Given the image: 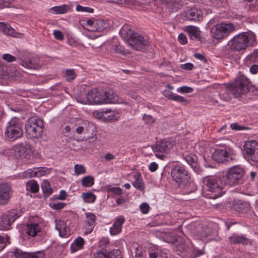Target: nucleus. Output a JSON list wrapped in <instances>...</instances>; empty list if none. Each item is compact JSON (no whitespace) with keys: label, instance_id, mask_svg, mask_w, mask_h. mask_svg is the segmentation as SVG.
<instances>
[{"label":"nucleus","instance_id":"2","mask_svg":"<svg viewBox=\"0 0 258 258\" xmlns=\"http://www.w3.org/2000/svg\"><path fill=\"white\" fill-rule=\"evenodd\" d=\"M254 87L250 84V82L246 77L240 75L230 84L225 90V93L223 94L225 101L229 100L232 97L237 98L241 94L247 93L254 91Z\"/></svg>","mask_w":258,"mask_h":258},{"label":"nucleus","instance_id":"14","mask_svg":"<svg viewBox=\"0 0 258 258\" xmlns=\"http://www.w3.org/2000/svg\"><path fill=\"white\" fill-rule=\"evenodd\" d=\"M244 149L248 160L253 162L258 161V142L255 140L245 143Z\"/></svg>","mask_w":258,"mask_h":258},{"label":"nucleus","instance_id":"27","mask_svg":"<svg viewBox=\"0 0 258 258\" xmlns=\"http://www.w3.org/2000/svg\"><path fill=\"white\" fill-rule=\"evenodd\" d=\"M163 95L168 99L177 102H187V100L184 97L174 93L169 90H165L163 91Z\"/></svg>","mask_w":258,"mask_h":258},{"label":"nucleus","instance_id":"3","mask_svg":"<svg viewBox=\"0 0 258 258\" xmlns=\"http://www.w3.org/2000/svg\"><path fill=\"white\" fill-rule=\"evenodd\" d=\"M244 178H208L207 190L211 192V199H216L223 194V185L235 187L244 182Z\"/></svg>","mask_w":258,"mask_h":258},{"label":"nucleus","instance_id":"56","mask_svg":"<svg viewBox=\"0 0 258 258\" xmlns=\"http://www.w3.org/2000/svg\"><path fill=\"white\" fill-rule=\"evenodd\" d=\"M94 22H95V20L94 19H86V28L90 31H92V28L94 26Z\"/></svg>","mask_w":258,"mask_h":258},{"label":"nucleus","instance_id":"31","mask_svg":"<svg viewBox=\"0 0 258 258\" xmlns=\"http://www.w3.org/2000/svg\"><path fill=\"white\" fill-rule=\"evenodd\" d=\"M185 31L192 40H198L200 37V31L199 28L194 26H188L185 28Z\"/></svg>","mask_w":258,"mask_h":258},{"label":"nucleus","instance_id":"42","mask_svg":"<svg viewBox=\"0 0 258 258\" xmlns=\"http://www.w3.org/2000/svg\"><path fill=\"white\" fill-rule=\"evenodd\" d=\"M246 8H248V10L250 11H257L258 10V0H246Z\"/></svg>","mask_w":258,"mask_h":258},{"label":"nucleus","instance_id":"49","mask_svg":"<svg viewBox=\"0 0 258 258\" xmlns=\"http://www.w3.org/2000/svg\"><path fill=\"white\" fill-rule=\"evenodd\" d=\"M76 10L78 12H82L84 13H93L94 12L93 9L87 7H83L79 5L77 6Z\"/></svg>","mask_w":258,"mask_h":258},{"label":"nucleus","instance_id":"40","mask_svg":"<svg viewBox=\"0 0 258 258\" xmlns=\"http://www.w3.org/2000/svg\"><path fill=\"white\" fill-rule=\"evenodd\" d=\"M26 188L27 190L29 189L32 193H36L39 190V185L34 180L28 181L26 183Z\"/></svg>","mask_w":258,"mask_h":258},{"label":"nucleus","instance_id":"32","mask_svg":"<svg viewBox=\"0 0 258 258\" xmlns=\"http://www.w3.org/2000/svg\"><path fill=\"white\" fill-rule=\"evenodd\" d=\"M85 241L81 237H78L72 243L70 246L71 252H75L84 248Z\"/></svg>","mask_w":258,"mask_h":258},{"label":"nucleus","instance_id":"34","mask_svg":"<svg viewBox=\"0 0 258 258\" xmlns=\"http://www.w3.org/2000/svg\"><path fill=\"white\" fill-rule=\"evenodd\" d=\"M244 61L247 65L258 63V49H255L252 52L247 55L244 58Z\"/></svg>","mask_w":258,"mask_h":258},{"label":"nucleus","instance_id":"62","mask_svg":"<svg viewBox=\"0 0 258 258\" xmlns=\"http://www.w3.org/2000/svg\"><path fill=\"white\" fill-rule=\"evenodd\" d=\"M178 41L179 42V43L180 44H186L187 43L186 37L183 33H180L178 35Z\"/></svg>","mask_w":258,"mask_h":258},{"label":"nucleus","instance_id":"30","mask_svg":"<svg viewBox=\"0 0 258 258\" xmlns=\"http://www.w3.org/2000/svg\"><path fill=\"white\" fill-rule=\"evenodd\" d=\"M96 216L91 213L86 214V227L88 233H91L95 226Z\"/></svg>","mask_w":258,"mask_h":258},{"label":"nucleus","instance_id":"11","mask_svg":"<svg viewBox=\"0 0 258 258\" xmlns=\"http://www.w3.org/2000/svg\"><path fill=\"white\" fill-rule=\"evenodd\" d=\"M235 27L232 23H220L214 25L211 32L215 39H221L227 37L234 31Z\"/></svg>","mask_w":258,"mask_h":258},{"label":"nucleus","instance_id":"60","mask_svg":"<svg viewBox=\"0 0 258 258\" xmlns=\"http://www.w3.org/2000/svg\"><path fill=\"white\" fill-rule=\"evenodd\" d=\"M194 66L192 63L187 62L181 65L180 68L185 70L190 71L194 69Z\"/></svg>","mask_w":258,"mask_h":258},{"label":"nucleus","instance_id":"22","mask_svg":"<svg viewBox=\"0 0 258 258\" xmlns=\"http://www.w3.org/2000/svg\"><path fill=\"white\" fill-rule=\"evenodd\" d=\"M245 173V171L242 167L236 165L229 168L227 174L222 177H242Z\"/></svg>","mask_w":258,"mask_h":258},{"label":"nucleus","instance_id":"9","mask_svg":"<svg viewBox=\"0 0 258 258\" xmlns=\"http://www.w3.org/2000/svg\"><path fill=\"white\" fill-rule=\"evenodd\" d=\"M14 156L18 160L23 162L27 161L32 159L34 147L27 142H21L13 147Z\"/></svg>","mask_w":258,"mask_h":258},{"label":"nucleus","instance_id":"25","mask_svg":"<svg viewBox=\"0 0 258 258\" xmlns=\"http://www.w3.org/2000/svg\"><path fill=\"white\" fill-rule=\"evenodd\" d=\"M41 230V226L38 223L30 222L26 225V233L30 236H36Z\"/></svg>","mask_w":258,"mask_h":258},{"label":"nucleus","instance_id":"23","mask_svg":"<svg viewBox=\"0 0 258 258\" xmlns=\"http://www.w3.org/2000/svg\"><path fill=\"white\" fill-rule=\"evenodd\" d=\"M203 254V252L200 249H197L192 245L186 246L183 252L180 254L183 258H196Z\"/></svg>","mask_w":258,"mask_h":258},{"label":"nucleus","instance_id":"50","mask_svg":"<svg viewBox=\"0 0 258 258\" xmlns=\"http://www.w3.org/2000/svg\"><path fill=\"white\" fill-rule=\"evenodd\" d=\"M75 172L77 175L84 174L86 172L85 168L84 166L80 164H76L74 166Z\"/></svg>","mask_w":258,"mask_h":258},{"label":"nucleus","instance_id":"46","mask_svg":"<svg viewBox=\"0 0 258 258\" xmlns=\"http://www.w3.org/2000/svg\"><path fill=\"white\" fill-rule=\"evenodd\" d=\"M113 49L116 53H120L123 55H125L128 53L127 50H126L123 46L120 45V44L113 45Z\"/></svg>","mask_w":258,"mask_h":258},{"label":"nucleus","instance_id":"29","mask_svg":"<svg viewBox=\"0 0 258 258\" xmlns=\"http://www.w3.org/2000/svg\"><path fill=\"white\" fill-rule=\"evenodd\" d=\"M92 28V32H101L109 28V24L103 20H95L94 26Z\"/></svg>","mask_w":258,"mask_h":258},{"label":"nucleus","instance_id":"38","mask_svg":"<svg viewBox=\"0 0 258 258\" xmlns=\"http://www.w3.org/2000/svg\"><path fill=\"white\" fill-rule=\"evenodd\" d=\"M100 113L101 115L100 116L103 117L108 121L113 120L116 119L114 113L111 111L109 109H106L105 110L103 109L100 112Z\"/></svg>","mask_w":258,"mask_h":258},{"label":"nucleus","instance_id":"45","mask_svg":"<svg viewBox=\"0 0 258 258\" xmlns=\"http://www.w3.org/2000/svg\"><path fill=\"white\" fill-rule=\"evenodd\" d=\"M106 188L108 192H112L115 195H120L122 194V190L119 187L107 185Z\"/></svg>","mask_w":258,"mask_h":258},{"label":"nucleus","instance_id":"63","mask_svg":"<svg viewBox=\"0 0 258 258\" xmlns=\"http://www.w3.org/2000/svg\"><path fill=\"white\" fill-rule=\"evenodd\" d=\"M232 130L236 131H241L244 128V127L239 125L237 123H233L230 124Z\"/></svg>","mask_w":258,"mask_h":258},{"label":"nucleus","instance_id":"26","mask_svg":"<svg viewBox=\"0 0 258 258\" xmlns=\"http://www.w3.org/2000/svg\"><path fill=\"white\" fill-rule=\"evenodd\" d=\"M0 31L5 34L14 37H18L20 33L17 32L9 24L0 22Z\"/></svg>","mask_w":258,"mask_h":258},{"label":"nucleus","instance_id":"16","mask_svg":"<svg viewBox=\"0 0 258 258\" xmlns=\"http://www.w3.org/2000/svg\"><path fill=\"white\" fill-rule=\"evenodd\" d=\"M12 195V190L10 185L4 183L0 184V205L7 204Z\"/></svg>","mask_w":258,"mask_h":258},{"label":"nucleus","instance_id":"37","mask_svg":"<svg viewBox=\"0 0 258 258\" xmlns=\"http://www.w3.org/2000/svg\"><path fill=\"white\" fill-rule=\"evenodd\" d=\"M81 197L85 203L92 204L95 202L96 199V196L92 192H83Z\"/></svg>","mask_w":258,"mask_h":258},{"label":"nucleus","instance_id":"57","mask_svg":"<svg viewBox=\"0 0 258 258\" xmlns=\"http://www.w3.org/2000/svg\"><path fill=\"white\" fill-rule=\"evenodd\" d=\"M140 207L143 214H147L149 211L150 206L147 203L142 204Z\"/></svg>","mask_w":258,"mask_h":258},{"label":"nucleus","instance_id":"48","mask_svg":"<svg viewBox=\"0 0 258 258\" xmlns=\"http://www.w3.org/2000/svg\"><path fill=\"white\" fill-rule=\"evenodd\" d=\"M150 258H168L167 255L164 252H160L155 251L154 252H150L149 253Z\"/></svg>","mask_w":258,"mask_h":258},{"label":"nucleus","instance_id":"64","mask_svg":"<svg viewBox=\"0 0 258 258\" xmlns=\"http://www.w3.org/2000/svg\"><path fill=\"white\" fill-rule=\"evenodd\" d=\"M177 249L180 252V254H182L185 248L186 247V245L184 244V242H180L177 245Z\"/></svg>","mask_w":258,"mask_h":258},{"label":"nucleus","instance_id":"61","mask_svg":"<svg viewBox=\"0 0 258 258\" xmlns=\"http://www.w3.org/2000/svg\"><path fill=\"white\" fill-rule=\"evenodd\" d=\"M143 119L148 123L155 122V119L150 115L144 114Z\"/></svg>","mask_w":258,"mask_h":258},{"label":"nucleus","instance_id":"15","mask_svg":"<svg viewBox=\"0 0 258 258\" xmlns=\"http://www.w3.org/2000/svg\"><path fill=\"white\" fill-rule=\"evenodd\" d=\"M51 171V169L44 167L33 168L20 173L19 177H40L48 175Z\"/></svg>","mask_w":258,"mask_h":258},{"label":"nucleus","instance_id":"39","mask_svg":"<svg viewBox=\"0 0 258 258\" xmlns=\"http://www.w3.org/2000/svg\"><path fill=\"white\" fill-rule=\"evenodd\" d=\"M41 188L44 195L48 197L52 192L50 183L47 180H44L41 184Z\"/></svg>","mask_w":258,"mask_h":258},{"label":"nucleus","instance_id":"54","mask_svg":"<svg viewBox=\"0 0 258 258\" xmlns=\"http://www.w3.org/2000/svg\"><path fill=\"white\" fill-rule=\"evenodd\" d=\"M14 0H0V9L11 7Z\"/></svg>","mask_w":258,"mask_h":258},{"label":"nucleus","instance_id":"12","mask_svg":"<svg viewBox=\"0 0 258 258\" xmlns=\"http://www.w3.org/2000/svg\"><path fill=\"white\" fill-rule=\"evenodd\" d=\"M169 182L175 188L186 190L187 193L195 190V184L190 178H170Z\"/></svg>","mask_w":258,"mask_h":258},{"label":"nucleus","instance_id":"5","mask_svg":"<svg viewBox=\"0 0 258 258\" xmlns=\"http://www.w3.org/2000/svg\"><path fill=\"white\" fill-rule=\"evenodd\" d=\"M120 34L123 39L136 50L143 51L145 47L148 45L149 41L147 38L143 37L138 33H135L131 29H122Z\"/></svg>","mask_w":258,"mask_h":258},{"label":"nucleus","instance_id":"55","mask_svg":"<svg viewBox=\"0 0 258 258\" xmlns=\"http://www.w3.org/2000/svg\"><path fill=\"white\" fill-rule=\"evenodd\" d=\"M53 35L54 38L58 40H63L64 39V36L62 33L59 30H54Z\"/></svg>","mask_w":258,"mask_h":258},{"label":"nucleus","instance_id":"13","mask_svg":"<svg viewBox=\"0 0 258 258\" xmlns=\"http://www.w3.org/2000/svg\"><path fill=\"white\" fill-rule=\"evenodd\" d=\"M172 147V142L168 140H163L157 143L154 148L156 157L163 159L165 157V154L169 152Z\"/></svg>","mask_w":258,"mask_h":258},{"label":"nucleus","instance_id":"7","mask_svg":"<svg viewBox=\"0 0 258 258\" xmlns=\"http://www.w3.org/2000/svg\"><path fill=\"white\" fill-rule=\"evenodd\" d=\"M235 151L229 146L222 145L215 148L212 154L214 160L218 163H225L236 160Z\"/></svg>","mask_w":258,"mask_h":258},{"label":"nucleus","instance_id":"20","mask_svg":"<svg viewBox=\"0 0 258 258\" xmlns=\"http://www.w3.org/2000/svg\"><path fill=\"white\" fill-rule=\"evenodd\" d=\"M14 254L16 258H45L44 252L41 251L27 252L16 249L14 251Z\"/></svg>","mask_w":258,"mask_h":258},{"label":"nucleus","instance_id":"41","mask_svg":"<svg viewBox=\"0 0 258 258\" xmlns=\"http://www.w3.org/2000/svg\"><path fill=\"white\" fill-rule=\"evenodd\" d=\"M183 157L184 159L191 166H193L194 164H195L196 163H197L198 158L195 154H189L184 156Z\"/></svg>","mask_w":258,"mask_h":258},{"label":"nucleus","instance_id":"36","mask_svg":"<svg viewBox=\"0 0 258 258\" xmlns=\"http://www.w3.org/2000/svg\"><path fill=\"white\" fill-rule=\"evenodd\" d=\"M55 227L59 231V234L61 237H66L68 235L69 228L67 226L64 221L60 220L56 223Z\"/></svg>","mask_w":258,"mask_h":258},{"label":"nucleus","instance_id":"43","mask_svg":"<svg viewBox=\"0 0 258 258\" xmlns=\"http://www.w3.org/2000/svg\"><path fill=\"white\" fill-rule=\"evenodd\" d=\"M76 74L73 69H67L64 74V77L68 82H71L76 78Z\"/></svg>","mask_w":258,"mask_h":258},{"label":"nucleus","instance_id":"44","mask_svg":"<svg viewBox=\"0 0 258 258\" xmlns=\"http://www.w3.org/2000/svg\"><path fill=\"white\" fill-rule=\"evenodd\" d=\"M8 243H10V237L7 235H0V251L3 250Z\"/></svg>","mask_w":258,"mask_h":258},{"label":"nucleus","instance_id":"53","mask_svg":"<svg viewBox=\"0 0 258 258\" xmlns=\"http://www.w3.org/2000/svg\"><path fill=\"white\" fill-rule=\"evenodd\" d=\"M109 244V239L107 237L102 238L99 242V246L102 248L101 249H105V248Z\"/></svg>","mask_w":258,"mask_h":258},{"label":"nucleus","instance_id":"8","mask_svg":"<svg viewBox=\"0 0 258 258\" xmlns=\"http://www.w3.org/2000/svg\"><path fill=\"white\" fill-rule=\"evenodd\" d=\"M22 127V122L18 118H13L8 122L5 130L6 140L12 142L21 138L23 135Z\"/></svg>","mask_w":258,"mask_h":258},{"label":"nucleus","instance_id":"28","mask_svg":"<svg viewBox=\"0 0 258 258\" xmlns=\"http://www.w3.org/2000/svg\"><path fill=\"white\" fill-rule=\"evenodd\" d=\"M229 241L231 244L241 243L243 245H247L250 242L248 239L235 234H232L229 237Z\"/></svg>","mask_w":258,"mask_h":258},{"label":"nucleus","instance_id":"52","mask_svg":"<svg viewBox=\"0 0 258 258\" xmlns=\"http://www.w3.org/2000/svg\"><path fill=\"white\" fill-rule=\"evenodd\" d=\"M193 89L188 86H182L177 88V91L181 93H191L193 91Z\"/></svg>","mask_w":258,"mask_h":258},{"label":"nucleus","instance_id":"24","mask_svg":"<svg viewBox=\"0 0 258 258\" xmlns=\"http://www.w3.org/2000/svg\"><path fill=\"white\" fill-rule=\"evenodd\" d=\"M172 177H183L188 176L190 177L189 172L185 169L184 166L181 165L175 166L171 170Z\"/></svg>","mask_w":258,"mask_h":258},{"label":"nucleus","instance_id":"18","mask_svg":"<svg viewBox=\"0 0 258 258\" xmlns=\"http://www.w3.org/2000/svg\"><path fill=\"white\" fill-rule=\"evenodd\" d=\"M94 258H122V256L119 250L107 251L103 249L97 250L94 253Z\"/></svg>","mask_w":258,"mask_h":258},{"label":"nucleus","instance_id":"33","mask_svg":"<svg viewBox=\"0 0 258 258\" xmlns=\"http://www.w3.org/2000/svg\"><path fill=\"white\" fill-rule=\"evenodd\" d=\"M249 208V205L246 202H242L239 201L236 203H234L232 206V209L239 213H246Z\"/></svg>","mask_w":258,"mask_h":258},{"label":"nucleus","instance_id":"6","mask_svg":"<svg viewBox=\"0 0 258 258\" xmlns=\"http://www.w3.org/2000/svg\"><path fill=\"white\" fill-rule=\"evenodd\" d=\"M44 128L43 120L37 116L29 117L25 122V133L29 138L38 139L42 136Z\"/></svg>","mask_w":258,"mask_h":258},{"label":"nucleus","instance_id":"10","mask_svg":"<svg viewBox=\"0 0 258 258\" xmlns=\"http://www.w3.org/2000/svg\"><path fill=\"white\" fill-rule=\"evenodd\" d=\"M22 213L21 210L18 209H13L3 213L0 216V230H11L13 223L22 216Z\"/></svg>","mask_w":258,"mask_h":258},{"label":"nucleus","instance_id":"58","mask_svg":"<svg viewBox=\"0 0 258 258\" xmlns=\"http://www.w3.org/2000/svg\"><path fill=\"white\" fill-rule=\"evenodd\" d=\"M66 204L64 203L58 202L57 203H53L51 205V207L55 210H60L63 208Z\"/></svg>","mask_w":258,"mask_h":258},{"label":"nucleus","instance_id":"51","mask_svg":"<svg viewBox=\"0 0 258 258\" xmlns=\"http://www.w3.org/2000/svg\"><path fill=\"white\" fill-rule=\"evenodd\" d=\"M94 178H82V184L83 186L90 187L94 184Z\"/></svg>","mask_w":258,"mask_h":258},{"label":"nucleus","instance_id":"1","mask_svg":"<svg viewBox=\"0 0 258 258\" xmlns=\"http://www.w3.org/2000/svg\"><path fill=\"white\" fill-rule=\"evenodd\" d=\"M255 34L251 31L239 33L229 41L224 50V54L227 58L233 57L234 52H243L248 47H253L257 45Z\"/></svg>","mask_w":258,"mask_h":258},{"label":"nucleus","instance_id":"47","mask_svg":"<svg viewBox=\"0 0 258 258\" xmlns=\"http://www.w3.org/2000/svg\"><path fill=\"white\" fill-rule=\"evenodd\" d=\"M133 185L138 189L143 191L145 188V184L143 182L142 178H136L135 181L133 183Z\"/></svg>","mask_w":258,"mask_h":258},{"label":"nucleus","instance_id":"21","mask_svg":"<svg viewBox=\"0 0 258 258\" xmlns=\"http://www.w3.org/2000/svg\"><path fill=\"white\" fill-rule=\"evenodd\" d=\"M125 222V218L122 216L116 217L114 223L110 228V233L111 235H116L121 232L122 225Z\"/></svg>","mask_w":258,"mask_h":258},{"label":"nucleus","instance_id":"4","mask_svg":"<svg viewBox=\"0 0 258 258\" xmlns=\"http://www.w3.org/2000/svg\"><path fill=\"white\" fill-rule=\"evenodd\" d=\"M86 97V100L81 101L82 103L100 104L115 103L118 101L117 95L112 90H99L93 88L87 92Z\"/></svg>","mask_w":258,"mask_h":258},{"label":"nucleus","instance_id":"19","mask_svg":"<svg viewBox=\"0 0 258 258\" xmlns=\"http://www.w3.org/2000/svg\"><path fill=\"white\" fill-rule=\"evenodd\" d=\"M185 17L189 21L199 22L203 17V13L201 9L192 7L185 12Z\"/></svg>","mask_w":258,"mask_h":258},{"label":"nucleus","instance_id":"17","mask_svg":"<svg viewBox=\"0 0 258 258\" xmlns=\"http://www.w3.org/2000/svg\"><path fill=\"white\" fill-rule=\"evenodd\" d=\"M19 63L29 70H36L39 67V59L35 56H27L20 58Z\"/></svg>","mask_w":258,"mask_h":258},{"label":"nucleus","instance_id":"59","mask_svg":"<svg viewBox=\"0 0 258 258\" xmlns=\"http://www.w3.org/2000/svg\"><path fill=\"white\" fill-rule=\"evenodd\" d=\"M3 58L9 62L16 60V57L10 54H5L3 55Z\"/></svg>","mask_w":258,"mask_h":258},{"label":"nucleus","instance_id":"35","mask_svg":"<svg viewBox=\"0 0 258 258\" xmlns=\"http://www.w3.org/2000/svg\"><path fill=\"white\" fill-rule=\"evenodd\" d=\"M70 7L69 5H62L59 6H54L50 9L49 12L54 14H63L70 11Z\"/></svg>","mask_w":258,"mask_h":258}]
</instances>
